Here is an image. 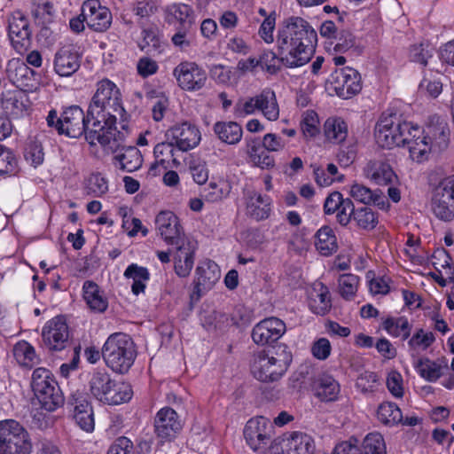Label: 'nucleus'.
<instances>
[{
  "label": "nucleus",
  "instance_id": "1",
  "mask_svg": "<svg viewBox=\"0 0 454 454\" xmlns=\"http://www.w3.org/2000/svg\"><path fill=\"white\" fill-rule=\"evenodd\" d=\"M317 35L301 17H289L279 25L277 49L282 65L288 68L302 67L312 58Z\"/></svg>",
  "mask_w": 454,
  "mask_h": 454
},
{
  "label": "nucleus",
  "instance_id": "2",
  "mask_svg": "<svg viewBox=\"0 0 454 454\" xmlns=\"http://www.w3.org/2000/svg\"><path fill=\"white\" fill-rule=\"evenodd\" d=\"M127 114L122 106L121 94L112 81L103 79L97 83V90L89 106V116L93 118V124L89 129V138H94L98 130L106 135L118 138L123 132L117 130L116 122L119 120L122 129L127 127Z\"/></svg>",
  "mask_w": 454,
  "mask_h": 454
},
{
  "label": "nucleus",
  "instance_id": "3",
  "mask_svg": "<svg viewBox=\"0 0 454 454\" xmlns=\"http://www.w3.org/2000/svg\"><path fill=\"white\" fill-rule=\"evenodd\" d=\"M49 127H54L59 134H65L70 137H80L84 135L86 141L95 145L98 143L105 152L115 153L121 145V136L117 135L118 138L106 135L105 131L98 130L94 138H89V129L92 127L93 118L85 114L82 109L78 106L67 107L61 116L59 117L56 110H51L46 118Z\"/></svg>",
  "mask_w": 454,
  "mask_h": 454
},
{
  "label": "nucleus",
  "instance_id": "4",
  "mask_svg": "<svg viewBox=\"0 0 454 454\" xmlns=\"http://www.w3.org/2000/svg\"><path fill=\"white\" fill-rule=\"evenodd\" d=\"M102 357L114 372L124 374L137 357L136 345L132 338L124 333H112L102 347Z\"/></svg>",
  "mask_w": 454,
  "mask_h": 454
},
{
  "label": "nucleus",
  "instance_id": "5",
  "mask_svg": "<svg viewBox=\"0 0 454 454\" xmlns=\"http://www.w3.org/2000/svg\"><path fill=\"white\" fill-rule=\"evenodd\" d=\"M291 361L292 356L286 348L274 352L259 351L254 355L251 372L262 382L277 381L286 373Z\"/></svg>",
  "mask_w": 454,
  "mask_h": 454
},
{
  "label": "nucleus",
  "instance_id": "6",
  "mask_svg": "<svg viewBox=\"0 0 454 454\" xmlns=\"http://www.w3.org/2000/svg\"><path fill=\"white\" fill-rule=\"evenodd\" d=\"M32 389L42 407L53 411L64 404V396L51 372L36 368L32 373Z\"/></svg>",
  "mask_w": 454,
  "mask_h": 454
},
{
  "label": "nucleus",
  "instance_id": "7",
  "mask_svg": "<svg viewBox=\"0 0 454 454\" xmlns=\"http://www.w3.org/2000/svg\"><path fill=\"white\" fill-rule=\"evenodd\" d=\"M411 122L401 121L395 114L382 116L375 127L376 143L387 149L404 146L411 135Z\"/></svg>",
  "mask_w": 454,
  "mask_h": 454
},
{
  "label": "nucleus",
  "instance_id": "8",
  "mask_svg": "<svg viewBox=\"0 0 454 454\" xmlns=\"http://www.w3.org/2000/svg\"><path fill=\"white\" fill-rule=\"evenodd\" d=\"M27 431L12 419L0 421V454H31Z\"/></svg>",
  "mask_w": 454,
  "mask_h": 454
},
{
  "label": "nucleus",
  "instance_id": "9",
  "mask_svg": "<svg viewBox=\"0 0 454 454\" xmlns=\"http://www.w3.org/2000/svg\"><path fill=\"white\" fill-rule=\"evenodd\" d=\"M431 207L434 215L445 222L454 218V175L442 179L432 191Z\"/></svg>",
  "mask_w": 454,
  "mask_h": 454
},
{
  "label": "nucleus",
  "instance_id": "10",
  "mask_svg": "<svg viewBox=\"0 0 454 454\" xmlns=\"http://www.w3.org/2000/svg\"><path fill=\"white\" fill-rule=\"evenodd\" d=\"M244 437L254 451L264 453L272 442L273 427L270 421L262 416L250 419L245 426Z\"/></svg>",
  "mask_w": 454,
  "mask_h": 454
},
{
  "label": "nucleus",
  "instance_id": "11",
  "mask_svg": "<svg viewBox=\"0 0 454 454\" xmlns=\"http://www.w3.org/2000/svg\"><path fill=\"white\" fill-rule=\"evenodd\" d=\"M173 76L183 90L194 92L206 87L207 74L206 70L193 61H182L173 69Z\"/></svg>",
  "mask_w": 454,
  "mask_h": 454
},
{
  "label": "nucleus",
  "instance_id": "12",
  "mask_svg": "<svg viewBox=\"0 0 454 454\" xmlns=\"http://www.w3.org/2000/svg\"><path fill=\"white\" fill-rule=\"evenodd\" d=\"M8 35L12 46L19 54L26 53L32 45V30L28 18L20 11L8 17Z\"/></svg>",
  "mask_w": 454,
  "mask_h": 454
},
{
  "label": "nucleus",
  "instance_id": "13",
  "mask_svg": "<svg viewBox=\"0 0 454 454\" xmlns=\"http://www.w3.org/2000/svg\"><path fill=\"white\" fill-rule=\"evenodd\" d=\"M330 86L338 97L350 98L362 90L361 75L349 67L337 69L331 75Z\"/></svg>",
  "mask_w": 454,
  "mask_h": 454
},
{
  "label": "nucleus",
  "instance_id": "14",
  "mask_svg": "<svg viewBox=\"0 0 454 454\" xmlns=\"http://www.w3.org/2000/svg\"><path fill=\"white\" fill-rule=\"evenodd\" d=\"M43 345L51 351H61L69 343V328L66 319L58 316L49 320L42 330Z\"/></svg>",
  "mask_w": 454,
  "mask_h": 454
},
{
  "label": "nucleus",
  "instance_id": "15",
  "mask_svg": "<svg viewBox=\"0 0 454 454\" xmlns=\"http://www.w3.org/2000/svg\"><path fill=\"white\" fill-rule=\"evenodd\" d=\"M183 428V422L176 411L170 407L160 409L154 419V432L162 442L174 440Z\"/></svg>",
  "mask_w": 454,
  "mask_h": 454
},
{
  "label": "nucleus",
  "instance_id": "16",
  "mask_svg": "<svg viewBox=\"0 0 454 454\" xmlns=\"http://www.w3.org/2000/svg\"><path fill=\"white\" fill-rule=\"evenodd\" d=\"M81 16L90 28L96 32L106 31L112 24L110 10L98 0H86L82 5Z\"/></svg>",
  "mask_w": 454,
  "mask_h": 454
},
{
  "label": "nucleus",
  "instance_id": "17",
  "mask_svg": "<svg viewBox=\"0 0 454 454\" xmlns=\"http://www.w3.org/2000/svg\"><path fill=\"white\" fill-rule=\"evenodd\" d=\"M168 140L172 141L179 151L187 152L196 147L201 139L199 129L188 122L184 121L176 124L166 132Z\"/></svg>",
  "mask_w": 454,
  "mask_h": 454
},
{
  "label": "nucleus",
  "instance_id": "18",
  "mask_svg": "<svg viewBox=\"0 0 454 454\" xmlns=\"http://www.w3.org/2000/svg\"><path fill=\"white\" fill-rule=\"evenodd\" d=\"M286 331L284 321L270 317L257 323L252 330L251 336L255 344L264 346L278 340Z\"/></svg>",
  "mask_w": 454,
  "mask_h": 454
},
{
  "label": "nucleus",
  "instance_id": "19",
  "mask_svg": "<svg viewBox=\"0 0 454 454\" xmlns=\"http://www.w3.org/2000/svg\"><path fill=\"white\" fill-rule=\"evenodd\" d=\"M173 246L175 247V251L173 252L175 272L180 278H186L193 268L197 246L188 239Z\"/></svg>",
  "mask_w": 454,
  "mask_h": 454
},
{
  "label": "nucleus",
  "instance_id": "20",
  "mask_svg": "<svg viewBox=\"0 0 454 454\" xmlns=\"http://www.w3.org/2000/svg\"><path fill=\"white\" fill-rule=\"evenodd\" d=\"M155 223L160 237L168 245L180 243L187 239L184 236L177 216L171 211L159 213Z\"/></svg>",
  "mask_w": 454,
  "mask_h": 454
},
{
  "label": "nucleus",
  "instance_id": "21",
  "mask_svg": "<svg viewBox=\"0 0 454 454\" xmlns=\"http://www.w3.org/2000/svg\"><path fill=\"white\" fill-rule=\"evenodd\" d=\"M70 403L74 405V419L76 424L86 432H92L95 427L94 412L90 403L82 392L71 395Z\"/></svg>",
  "mask_w": 454,
  "mask_h": 454
},
{
  "label": "nucleus",
  "instance_id": "22",
  "mask_svg": "<svg viewBox=\"0 0 454 454\" xmlns=\"http://www.w3.org/2000/svg\"><path fill=\"white\" fill-rule=\"evenodd\" d=\"M426 138L432 144L435 152H440L448 146L450 129L446 121L437 115L430 117L426 129L422 131Z\"/></svg>",
  "mask_w": 454,
  "mask_h": 454
},
{
  "label": "nucleus",
  "instance_id": "23",
  "mask_svg": "<svg viewBox=\"0 0 454 454\" xmlns=\"http://www.w3.org/2000/svg\"><path fill=\"white\" fill-rule=\"evenodd\" d=\"M82 56L72 46L60 48L54 56V71L59 76H71L81 66Z\"/></svg>",
  "mask_w": 454,
  "mask_h": 454
},
{
  "label": "nucleus",
  "instance_id": "24",
  "mask_svg": "<svg viewBox=\"0 0 454 454\" xmlns=\"http://www.w3.org/2000/svg\"><path fill=\"white\" fill-rule=\"evenodd\" d=\"M312 389L321 401L334 402L339 398L340 385L332 375L322 372L314 377Z\"/></svg>",
  "mask_w": 454,
  "mask_h": 454
},
{
  "label": "nucleus",
  "instance_id": "25",
  "mask_svg": "<svg viewBox=\"0 0 454 454\" xmlns=\"http://www.w3.org/2000/svg\"><path fill=\"white\" fill-rule=\"evenodd\" d=\"M193 294L199 299L201 293L209 290L220 278V270L218 266L212 262H207L199 265L195 270Z\"/></svg>",
  "mask_w": 454,
  "mask_h": 454
},
{
  "label": "nucleus",
  "instance_id": "26",
  "mask_svg": "<svg viewBox=\"0 0 454 454\" xmlns=\"http://www.w3.org/2000/svg\"><path fill=\"white\" fill-rule=\"evenodd\" d=\"M411 135L405 142L410 152V156L413 160L422 162L428 159L432 152H435L432 144L426 138L419 127L411 124Z\"/></svg>",
  "mask_w": 454,
  "mask_h": 454
},
{
  "label": "nucleus",
  "instance_id": "27",
  "mask_svg": "<svg viewBox=\"0 0 454 454\" xmlns=\"http://www.w3.org/2000/svg\"><path fill=\"white\" fill-rule=\"evenodd\" d=\"M364 175L380 185H389L397 181L390 164L382 160H370L364 168Z\"/></svg>",
  "mask_w": 454,
  "mask_h": 454
},
{
  "label": "nucleus",
  "instance_id": "28",
  "mask_svg": "<svg viewBox=\"0 0 454 454\" xmlns=\"http://www.w3.org/2000/svg\"><path fill=\"white\" fill-rule=\"evenodd\" d=\"M308 304L314 314L324 316L328 313L332 308L328 287L321 282H315L308 290Z\"/></svg>",
  "mask_w": 454,
  "mask_h": 454
},
{
  "label": "nucleus",
  "instance_id": "29",
  "mask_svg": "<svg viewBox=\"0 0 454 454\" xmlns=\"http://www.w3.org/2000/svg\"><path fill=\"white\" fill-rule=\"evenodd\" d=\"M123 140H125L124 134ZM114 153V164L121 170L133 172L142 166L143 157L140 151L135 146H125L124 141Z\"/></svg>",
  "mask_w": 454,
  "mask_h": 454
},
{
  "label": "nucleus",
  "instance_id": "30",
  "mask_svg": "<svg viewBox=\"0 0 454 454\" xmlns=\"http://www.w3.org/2000/svg\"><path fill=\"white\" fill-rule=\"evenodd\" d=\"M349 195L356 201L364 205H375L381 209L388 207L383 192L378 189L372 190L363 184L355 183L350 186Z\"/></svg>",
  "mask_w": 454,
  "mask_h": 454
},
{
  "label": "nucleus",
  "instance_id": "31",
  "mask_svg": "<svg viewBox=\"0 0 454 454\" xmlns=\"http://www.w3.org/2000/svg\"><path fill=\"white\" fill-rule=\"evenodd\" d=\"M166 20L176 27L191 29L195 22L192 8L185 4H173L166 9Z\"/></svg>",
  "mask_w": 454,
  "mask_h": 454
},
{
  "label": "nucleus",
  "instance_id": "32",
  "mask_svg": "<svg viewBox=\"0 0 454 454\" xmlns=\"http://www.w3.org/2000/svg\"><path fill=\"white\" fill-rule=\"evenodd\" d=\"M414 367L419 376L429 382H435L449 371L443 360H431L427 357L417 359Z\"/></svg>",
  "mask_w": 454,
  "mask_h": 454
},
{
  "label": "nucleus",
  "instance_id": "33",
  "mask_svg": "<svg viewBox=\"0 0 454 454\" xmlns=\"http://www.w3.org/2000/svg\"><path fill=\"white\" fill-rule=\"evenodd\" d=\"M7 74L9 79L18 87H32L35 80V71L20 59H12L8 62Z\"/></svg>",
  "mask_w": 454,
  "mask_h": 454
},
{
  "label": "nucleus",
  "instance_id": "34",
  "mask_svg": "<svg viewBox=\"0 0 454 454\" xmlns=\"http://www.w3.org/2000/svg\"><path fill=\"white\" fill-rule=\"evenodd\" d=\"M113 379L111 375L104 369H98L90 373L88 386L90 395L100 403L103 402L105 395L108 393Z\"/></svg>",
  "mask_w": 454,
  "mask_h": 454
},
{
  "label": "nucleus",
  "instance_id": "35",
  "mask_svg": "<svg viewBox=\"0 0 454 454\" xmlns=\"http://www.w3.org/2000/svg\"><path fill=\"white\" fill-rule=\"evenodd\" d=\"M270 204L269 196H262L256 192H249L247 200V214L257 221L266 219L270 214Z\"/></svg>",
  "mask_w": 454,
  "mask_h": 454
},
{
  "label": "nucleus",
  "instance_id": "36",
  "mask_svg": "<svg viewBox=\"0 0 454 454\" xmlns=\"http://www.w3.org/2000/svg\"><path fill=\"white\" fill-rule=\"evenodd\" d=\"M83 298L89 308L98 313L105 312L108 308L107 298L99 286L92 281H85L82 286Z\"/></svg>",
  "mask_w": 454,
  "mask_h": 454
},
{
  "label": "nucleus",
  "instance_id": "37",
  "mask_svg": "<svg viewBox=\"0 0 454 454\" xmlns=\"http://www.w3.org/2000/svg\"><path fill=\"white\" fill-rule=\"evenodd\" d=\"M213 129L222 142L231 145H237L243 136L241 126L235 121H217Z\"/></svg>",
  "mask_w": 454,
  "mask_h": 454
},
{
  "label": "nucleus",
  "instance_id": "38",
  "mask_svg": "<svg viewBox=\"0 0 454 454\" xmlns=\"http://www.w3.org/2000/svg\"><path fill=\"white\" fill-rule=\"evenodd\" d=\"M315 247L318 253L324 256H329L337 251V239L331 227L325 225L316 232Z\"/></svg>",
  "mask_w": 454,
  "mask_h": 454
},
{
  "label": "nucleus",
  "instance_id": "39",
  "mask_svg": "<svg viewBox=\"0 0 454 454\" xmlns=\"http://www.w3.org/2000/svg\"><path fill=\"white\" fill-rule=\"evenodd\" d=\"M131 386L124 381H117L113 379L108 393L105 395L103 403L108 405H118L129 402L132 397Z\"/></svg>",
  "mask_w": 454,
  "mask_h": 454
},
{
  "label": "nucleus",
  "instance_id": "40",
  "mask_svg": "<svg viewBox=\"0 0 454 454\" xmlns=\"http://www.w3.org/2000/svg\"><path fill=\"white\" fill-rule=\"evenodd\" d=\"M258 109L269 121H276L279 117V107L275 92L265 89L257 94Z\"/></svg>",
  "mask_w": 454,
  "mask_h": 454
},
{
  "label": "nucleus",
  "instance_id": "41",
  "mask_svg": "<svg viewBox=\"0 0 454 454\" xmlns=\"http://www.w3.org/2000/svg\"><path fill=\"white\" fill-rule=\"evenodd\" d=\"M324 132L326 139L336 145L344 142L348 137V125L340 117L328 118L324 125Z\"/></svg>",
  "mask_w": 454,
  "mask_h": 454
},
{
  "label": "nucleus",
  "instance_id": "42",
  "mask_svg": "<svg viewBox=\"0 0 454 454\" xmlns=\"http://www.w3.org/2000/svg\"><path fill=\"white\" fill-rule=\"evenodd\" d=\"M176 145L172 141L161 142L157 144L153 149V154L156 162L160 164V168L167 169L173 166H178L179 160L176 157Z\"/></svg>",
  "mask_w": 454,
  "mask_h": 454
},
{
  "label": "nucleus",
  "instance_id": "43",
  "mask_svg": "<svg viewBox=\"0 0 454 454\" xmlns=\"http://www.w3.org/2000/svg\"><path fill=\"white\" fill-rule=\"evenodd\" d=\"M383 329L392 337L408 340L412 325L405 317H388L382 323Z\"/></svg>",
  "mask_w": 454,
  "mask_h": 454
},
{
  "label": "nucleus",
  "instance_id": "44",
  "mask_svg": "<svg viewBox=\"0 0 454 454\" xmlns=\"http://www.w3.org/2000/svg\"><path fill=\"white\" fill-rule=\"evenodd\" d=\"M434 340L433 333L427 332L422 328L417 329L408 340V351L411 356L416 357L420 352L427 350Z\"/></svg>",
  "mask_w": 454,
  "mask_h": 454
},
{
  "label": "nucleus",
  "instance_id": "45",
  "mask_svg": "<svg viewBox=\"0 0 454 454\" xmlns=\"http://www.w3.org/2000/svg\"><path fill=\"white\" fill-rule=\"evenodd\" d=\"M126 278H131L133 284L131 291L135 295H138L145 292V284L150 278V273L145 267L138 266L136 263H131L124 271Z\"/></svg>",
  "mask_w": 454,
  "mask_h": 454
},
{
  "label": "nucleus",
  "instance_id": "46",
  "mask_svg": "<svg viewBox=\"0 0 454 454\" xmlns=\"http://www.w3.org/2000/svg\"><path fill=\"white\" fill-rule=\"evenodd\" d=\"M13 356L18 364L24 367L31 368L39 362L35 348L26 340H20L14 345Z\"/></svg>",
  "mask_w": 454,
  "mask_h": 454
},
{
  "label": "nucleus",
  "instance_id": "47",
  "mask_svg": "<svg viewBox=\"0 0 454 454\" xmlns=\"http://www.w3.org/2000/svg\"><path fill=\"white\" fill-rule=\"evenodd\" d=\"M25 96L18 91H7L2 96V107L9 114L19 117L26 111Z\"/></svg>",
  "mask_w": 454,
  "mask_h": 454
},
{
  "label": "nucleus",
  "instance_id": "48",
  "mask_svg": "<svg viewBox=\"0 0 454 454\" xmlns=\"http://www.w3.org/2000/svg\"><path fill=\"white\" fill-rule=\"evenodd\" d=\"M377 418L382 424L393 427L403 421V413L395 403L384 402L378 407Z\"/></svg>",
  "mask_w": 454,
  "mask_h": 454
},
{
  "label": "nucleus",
  "instance_id": "49",
  "mask_svg": "<svg viewBox=\"0 0 454 454\" xmlns=\"http://www.w3.org/2000/svg\"><path fill=\"white\" fill-rule=\"evenodd\" d=\"M363 454H387L385 439L380 433H369L360 446Z\"/></svg>",
  "mask_w": 454,
  "mask_h": 454
},
{
  "label": "nucleus",
  "instance_id": "50",
  "mask_svg": "<svg viewBox=\"0 0 454 454\" xmlns=\"http://www.w3.org/2000/svg\"><path fill=\"white\" fill-rule=\"evenodd\" d=\"M360 278L354 274H342L338 279L339 293L340 296L351 301L355 298L358 290Z\"/></svg>",
  "mask_w": 454,
  "mask_h": 454
},
{
  "label": "nucleus",
  "instance_id": "51",
  "mask_svg": "<svg viewBox=\"0 0 454 454\" xmlns=\"http://www.w3.org/2000/svg\"><path fill=\"white\" fill-rule=\"evenodd\" d=\"M353 221L361 229L372 230L378 224V215L370 207H358L355 210Z\"/></svg>",
  "mask_w": 454,
  "mask_h": 454
},
{
  "label": "nucleus",
  "instance_id": "52",
  "mask_svg": "<svg viewBox=\"0 0 454 454\" xmlns=\"http://www.w3.org/2000/svg\"><path fill=\"white\" fill-rule=\"evenodd\" d=\"M334 40L335 43H332V44H333L335 52L345 53L356 46V36L349 30L343 28L340 30Z\"/></svg>",
  "mask_w": 454,
  "mask_h": 454
},
{
  "label": "nucleus",
  "instance_id": "53",
  "mask_svg": "<svg viewBox=\"0 0 454 454\" xmlns=\"http://www.w3.org/2000/svg\"><path fill=\"white\" fill-rule=\"evenodd\" d=\"M319 119L317 114L313 110H307L302 114L301 129L307 137H315L319 132Z\"/></svg>",
  "mask_w": 454,
  "mask_h": 454
},
{
  "label": "nucleus",
  "instance_id": "54",
  "mask_svg": "<svg viewBox=\"0 0 454 454\" xmlns=\"http://www.w3.org/2000/svg\"><path fill=\"white\" fill-rule=\"evenodd\" d=\"M87 194L92 197H100L108 191L106 179L99 173L92 174L88 178L86 186Z\"/></svg>",
  "mask_w": 454,
  "mask_h": 454
},
{
  "label": "nucleus",
  "instance_id": "55",
  "mask_svg": "<svg viewBox=\"0 0 454 454\" xmlns=\"http://www.w3.org/2000/svg\"><path fill=\"white\" fill-rule=\"evenodd\" d=\"M379 385V377L372 372H364L356 379V387L363 394L376 391Z\"/></svg>",
  "mask_w": 454,
  "mask_h": 454
},
{
  "label": "nucleus",
  "instance_id": "56",
  "mask_svg": "<svg viewBox=\"0 0 454 454\" xmlns=\"http://www.w3.org/2000/svg\"><path fill=\"white\" fill-rule=\"evenodd\" d=\"M433 58L432 51L428 49V45L424 43L413 44L410 47L409 59L414 63H418L422 67H427L428 61Z\"/></svg>",
  "mask_w": 454,
  "mask_h": 454
},
{
  "label": "nucleus",
  "instance_id": "57",
  "mask_svg": "<svg viewBox=\"0 0 454 454\" xmlns=\"http://www.w3.org/2000/svg\"><path fill=\"white\" fill-rule=\"evenodd\" d=\"M210 77L218 84H229L234 77L232 68L222 64H214L209 67Z\"/></svg>",
  "mask_w": 454,
  "mask_h": 454
},
{
  "label": "nucleus",
  "instance_id": "58",
  "mask_svg": "<svg viewBox=\"0 0 454 454\" xmlns=\"http://www.w3.org/2000/svg\"><path fill=\"white\" fill-rule=\"evenodd\" d=\"M257 95L239 100L234 106V116L238 119L255 114L258 109Z\"/></svg>",
  "mask_w": 454,
  "mask_h": 454
},
{
  "label": "nucleus",
  "instance_id": "59",
  "mask_svg": "<svg viewBox=\"0 0 454 454\" xmlns=\"http://www.w3.org/2000/svg\"><path fill=\"white\" fill-rule=\"evenodd\" d=\"M24 157L34 167L41 165L44 159L42 145L37 141L31 140L25 148Z\"/></svg>",
  "mask_w": 454,
  "mask_h": 454
},
{
  "label": "nucleus",
  "instance_id": "60",
  "mask_svg": "<svg viewBox=\"0 0 454 454\" xmlns=\"http://www.w3.org/2000/svg\"><path fill=\"white\" fill-rule=\"evenodd\" d=\"M143 38L138 43V47L142 51L151 52L153 51L160 52L161 41L158 35L151 29H144L142 31Z\"/></svg>",
  "mask_w": 454,
  "mask_h": 454
},
{
  "label": "nucleus",
  "instance_id": "61",
  "mask_svg": "<svg viewBox=\"0 0 454 454\" xmlns=\"http://www.w3.org/2000/svg\"><path fill=\"white\" fill-rule=\"evenodd\" d=\"M16 165V159L12 151L0 144V176L13 173Z\"/></svg>",
  "mask_w": 454,
  "mask_h": 454
},
{
  "label": "nucleus",
  "instance_id": "62",
  "mask_svg": "<svg viewBox=\"0 0 454 454\" xmlns=\"http://www.w3.org/2000/svg\"><path fill=\"white\" fill-rule=\"evenodd\" d=\"M355 210L353 201L348 198L345 199L335 212L337 222L342 226H347L353 219Z\"/></svg>",
  "mask_w": 454,
  "mask_h": 454
},
{
  "label": "nucleus",
  "instance_id": "63",
  "mask_svg": "<svg viewBox=\"0 0 454 454\" xmlns=\"http://www.w3.org/2000/svg\"><path fill=\"white\" fill-rule=\"evenodd\" d=\"M287 144V141L276 133H267L262 140V147L267 152H280Z\"/></svg>",
  "mask_w": 454,
  "mask_h": 454
},
{
  "label": "nucleus",
  "instance_id": "64",
  "mask_svg": "<svg viewBox=\"0 0 454 454\" xmlns=\"http://www.w3.org/2000/svg\"><path fill=\"white\" fill-rule=\"evenodd\" d=\"M131 10L141 19L148 18L156 12V5L153 0H139L133 3Z\"/></svg>",
  "mask_w": 454,
  "mask_h": 454
}]
</instances>
